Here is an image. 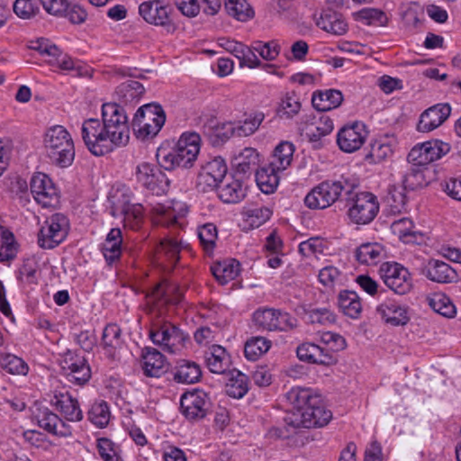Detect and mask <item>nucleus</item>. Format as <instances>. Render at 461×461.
<instances>
[{
	"mask_svg": "<svg viewBox=\"0 0 461 461\" xmlns=\"http://www.w3.org/2000/svg\"><path fill=\"white\" fill-rule=\"evenodd\" d=\"M422 273L429 280L439 284H449L457 280L456 270L447 263L438 259H429Z\"/></svg>",
	"mask_w": 461,
	"mask_h": 461,
	"instance_id": "5701e85b",
	"label": "nucleus"
},
{
	"mask_svg": "<svg viewBox=\"0 0 461 461\" xmlns=\"http://www.w3.org/2000/svg\"><path fill=\"white\" fill-rule=\"evenodd\" d=\"M2 247L0 249V262L8 261L15 257L16 243L14 241V236L12 231L0 226Z\"/></svg>",
	"mask_w": 461,
	"mask_h": 461,
	"instance_id": "3c124183",
	"label": "nucleus"
},
{
	"mask_svg": "<svg viewBox=\"0 0 461 461\" xmlns=\"http://www.w3.org/2000/svg\"><path fill=\"white\" fill-rule=\"evenodd\" d=\"M393 232L398 235L404 243H420L423 240V234L414 230V224L410 218H402L394 221L391 226Z\"/></svg>",
	"mask_w": 461,
	"mask_h": 461,
	"instance_id": "473e14b6",
	"label": "nucleus"
},
{
	"mask_svg": "<svg viewBox=\"0 0 461 461\" xmlns=\"http://www.w3.org/2000/svg\"><path fill=\"white\" fill-rule=\"evenodd\" d=\"M202 377L201 366L194 361L181 359L175 367L174 380L182 384H195Z\"/></svg>",
	"mask_w": 461,
	"mask_h": 461,
	"instance_id": "7c9ffc66",
	"label": "nucleus"
},
{
	"mask_svg": "<svg viewBox=\"0 0 461 461\" xmlns=\"http://www.w3.org/2000/svg\"><path fill=\"white\" fill-rule=\"evenodd\" d=\"M122 331L116 324H108L103 331L102 346L109 357H113L115 350L121 347Z\"/></svg>",
	"mask_w": 461,
	"mask_h": 461,
	"instance_id": "a19ab883",
	"label": "nucleus"
},
{
	"mask_svg": "<svg viewBox=\"0 0 461 461\" xmlns=\"http://www.w3.org/2000/svg\"><path fill=\"white\" fill-rule=\"evenodd\" d=\"M367 136L366 126L361 122L344 126L337 135V143L339 149L351 153L361 148Z\"/></svg>",
	"mask_w": 461,
	"mask_h": 461,
	"instance_id": "f3484780",
	"label": "nucleus"
},
{
	"mask_svg": "<svg viewBox=\"0 0 461 461\" xmlns=\"http://www.w3.org/2000/svg\"><path fill=\"white\" fill-rule=\"evenodd\" d=\"M276 321H274L273 330L286 331L293 330L297 326V321L293 318L288 312L276 310L275 315Z\"/></svg>",
	"mask_w": 461,
	"mask_h": 461,
	"instance_id": "69168bd1",
	"label": "nucleus"
},
{
	"mask_svg": "<svg viewBox=\"0 0 461 461\" xmlns=\"http://www.w3.org/2000/svg\"><path fill=\"white\" fill-rule=\"evenodd\" d=\"M253 49L266 60H274L279 55L281 47L276 41L268 42L257 41Z\"/></svg>",
	"mask_w": 461,
	"mask_h": 461,
	"instance_id": "bf43d9fd",
	"label": "nucleus"
},
{
	"mask_svg": "<svg viewBox=\"0 0 461 461\" xmlns=\"http://www.w3.org/2000/svg\"><path fill=\"white\" fill-rule=\"evenodd\" d=\"M348 216L356 224H368L379 212L377 197L369 192L355 193L346 197Z\"/></svg>",
	"mask_w": 461,
	"mask_h": 461,
	"instance_id": "423d86ee",
	"label": "nucleus"
},
{
	"mask_svg": "<svg viewBox=\"0 0 461 461\" xmlns=\"http://www.w3.org/2000/svg\"><path fill=\"white\" fill-rule=\"evenodd\" d=\"M200 141L201 137L196 132L183 133L173 150L158 149L156 157L158 165L168 171L193 167L200 151Z\"/></svg>",
	"mask_w": 461,
	"mask_h": 461,
	"instance_id": "7ed1b4c3",
	"label": "nucleus"
},
{
	"mask_svg": "<svg viewBox=\"0 0 461 461\" xmlns=\"http://www.w3.org/2000/svg\"><path fill=\"white\" fill-rule=\"evenodd\" d=\"M248 390V376L237 369L230 370L226 393L232 398L240 399Z\"/></svg>",
	"mask_w": 461,
	"mask_h": 461,
	"instance_id": "c9c22d12",
	"label": "nucleus"
},
{
	"mask_svg": "<svg viewBox=\"0 0 461 461\" xmlns=\"http://www.w3.org/2000/svg\"><path fill=\"white\" fill-rule=\"evenodd\" d=\"M217 236V228L213 223H206L198 229V238L206 251L213 249Z\"/></svg>",
	"mask_w": 461,
	"mask_h": 461,
	"instance_id": "5fc2aeb1",
	"label": "nucleus"
},
{
	"mask_svg": "<svg viewBox=\"0 0 461 461\" xmlns=\"http://www.w3.org/2000/svg\"><path fill=\"white\" fill-rule=\"evenodd\" d=\"M271 341L264 337H252L244 346V354L249 360H256L258 357L268 351Z\"/></svg>",
	"mask_w": 461,
	"mask_h": 461,
	"instance_id": "49530a36",
	"label": "nucleus"
},
{
	"mask_svg": "<svg viewBox=\"0 0 461 461\" xmlns=\"http://www.w3.org/2000/svg\"><path fill=\"white\" fill-rule=\"evenodd\" d=\"M89 420L99 428H104L110 420V410L104 401L95 402L88 411Z\"/></svg>",
	"mask_w": 461,
	"mask_h": 461,
	"instance_id": "09e8293b",
	"label": "nucleus"
},
{
	"mask_svg": "<svg viewBox=\"0 0 461 461\" xmlns=\"http://www.w3.org/2000/svg\"><path fill=\"white\" fill-rule=\"evenodd\" d=\"M246 221L252 228H258L272 215V211L266 206L249 208L244 212Z\"/></svg>",
	"mask_w": 461,
	"mask_h": 461,
	"instance_id": "603ef678",
	"label": "nucleus"
},
{
	"mask_svg": "<svg viewBox=\"0 0 461 461\" xmlns=\"http://www.w3.org/2000/svg\"><path fill=\"white\" fill-rule=\"evenodd\" d=\"M280 170L271 164L260 167L256 171L255 178L258 188L267 194H273L279 184L277 173Z\"/></svg>",
	"mask_w": 461,
	"mask_h": 461,
	"instance_id": "2f4dec72",
	"label": "nucleus"
},
{
	"mask_svg": "<svg viewBox=\"0 0 461 461\" xmlns=\"http://www.w3.org/2000/svg\"><path fill=\"white\" fill-rule=\"evenodd\" d=\"M357 17L360 21H365L366 24L383 26L386 23L387 17L384 12L374 9L365 8L357 13Z\"/></svg>",
	"mask_w": 461,
	"mask_h": 461,
	"instance_id": "6e6d98bb",
	"label": "nucleus"
},
{
	"mask_svg": "<svg viewBox=\"0 0 461 461\" xmlns=\"http://www.w3.org/2000/svg\"><path fill=\"white\" fill-rule=\"evenodd\" d=\"M386 203L392 212L399 213L406 204V195L402 187L390 186L386 195Z\"/></svg>",
	"mask_w": 461,
	"mask_h": 461,
	"instance_id": "864d4df0",
	"label": "nucleus"
},
{
	"mask_svg": "<svg viewBox=\"0 0 461 461\" xmlns=\"http://www.w3.org/2000/svg\"><path fill=\"white\" fill-rule=\"evenodd\" d=\"M98 453L104 461H122L114 448V443L106 438H99L97 441Z\"/></svg>",
	"mask_w": 461,
	"mask_h": 461,
	"instance_id": "052dcab7",
	"label": "nucleus"
},
{
	"mask_svg": "<svg viewBox=\"0 0 461 461\" xmlns=\"http://www.w3.org/2000/svg\"><path fill=\"white\" fill-rule=\"evenodd\" d=\"M259 153L253 148H245L233 160L236 175L245 178L256 173L259 165Z\"/></svg>",
	"mask_w": 461,
	"mask_h": 461,
	"instance_id": "bb28decb",
	"label": "nucleus"
},
{
	"mask_svg": "<svg viewBox=\"0 0 461 461\" xmlns=\"http://www.w3.org/2000/svg\"><path fill=\"white\" fill-rule=\"evenodd\" d=\"M14 12L20 18L30 19L37 14L38 7L32 0H16L14 4Z\"/></svg>",
	"mask_w": 461,
	"mask_h": 461,
	"instance_id": "338daca9",
	"label": "nucleus"
},
{
	"mask_svg": "<svg viewBox=\"0 0 461 461\" xmlns=\"http://www.w3.org/2000/svg\"><path fill=\"white\" fill-rule=\"evenodd\" d=\"M450 150V145L438 140L418 144L408 154V161L413 166H426L441 158Z\"/></svg>",
	"mask_w": 461,
	"mask_h": 461,
	"instance_id": "f8f14e48",
	"label": "nucleus"
},
{
	"mask_svg": "<svg viewBox=\"0 0 461 461\" xmlns=\"http://www.w3.org/2000/svg\"><path fill=\"white\" fill-rule=\"evenodd\" d=\"M69 221L63 213H54L44 222L38 234V244L42 249H51L67 237Z\"/></svg>",
	"mask_w": 461,
	"mask_h": 461,
	"instance_id": "6e6552de",
	"label": "nucleus"
},
{
	"mask_svg": "<svg viewBox=\"0 0 461 461\" xmlns=\"http://www.w3.org/2000/svg\"><path fill=\"white\" fill-rule=\"evenodd\" d=\"M44 148L52 164L59 167L72 164L75 158L74 142L63 126L55 125L48 129L44 135Z\"/></svg>",
	"mask_w": 461,
	"mask_h": 461,
	"instance_id": "20e7f679",
	"label": "nucleus"
},
{
	"mask_svg": "<svg viewBox=\"0 0 461 461\" xmlns=\"http://www.w3.org/2000/svg\"><path fill=\"white\" fill-rule=\"evenodd\" d=\"M276 314V309H264L258 310L253 314V321L257 326L273 331L274 321H276L275 315Z\"/></svg>",
	"mask_w": 461,
	"mask_h": 461,
	"instance_id": "13d9d810",
	"label": "nucleus"
},
{
	"mask_svg": "<svg viewBox=\"0 0 461 461\" xmlns=\"http://www.w3.org/2000/svg\"><path fill=\"white\" fill-rule=\"evenodd\" d=\"M383 251L379 243H364L356 249L355 257L360 264L375 265L381 260Z\"/></svg>",
	"mask_w": 461,
	"mask_h": 461,
	"instance_id": "ea45409f",
	"label": "nucleus"
},
{
	"mask_svg": "<svg viewBox=\"0 0 461 461\" xmlns=\"http://www.w3.org/2000/svg\"><path fill=\"white\" fill-rule=\"evenodd\" d=\"M142 359V369L146 376L160 377L167 370L165 357L156 348H146Z\"/></svg>",
	"mask_w": 461,
	"mask_h": 461,
	"instance_id": "a878e982",
	"label": "nucleus"
},
{
	"mask_svg": "<svg viewBox=\"0 0 461 461\" xmlns=\"http://www.w3.org/2000/svg\"><path fill=\"white\" fill-rule=\"evenodd\" d=\"M61 367L68 380L78 385L87 383L91 377V370L84 356L68 350L61 360Z\"/></svg>",
	"mask_w": 461,
	"mask_h": 461,
	"instance_id": "2eb2a0df",
	"label": "nucleus"
},
{
	"mask_svg": "<svg viewBox=\"0 0 461 461\" xmlns=\"http://www.w3.org/2000/svg\"><path fill=\"white\" fill-rule=\"evenodd\" d=\"M0 366L12 375H25L28 371L25 362L12 354H5L0 357Z\"/></svg>",
	"mask_w": 461,
	"mask_h": 461,
	"instance_id": "8fccbe9b",
	"label": "nucleus"
},
{
	"mask_svg": "<svg viewBox=\"0 0 461 461\" xmlns=\"http://www.w3.org/2000/svg\"><path fill=\"white\" fill-rule=\"evenodd\" d=\"M211 269L216 280L221 285H225L239 276L240 264L238 260L230 258L218 262Z\"/></svg>",
	"mask_w": 461,
	"mask_h": 461,
	"instance_id": "72a5a7b5",
	"label": "nucleus"
},
{
	"mask_svg": "<svg viewBox=\"0 0 461 461\" xmlns=\"http://www.w3.org/2000/svg\"><path fill=\"white\" fill-rule=\"evenodd\" d=\"M210 405L208 394L202 390L185 393L180 400L181 412L192 421L203 419L209 411Z\"/></svg>",
	"mask_w": 461,
	"mask_h": 461,
	"instance_id": "4468645a",
	"label": "nucleus"
},
{
	"mask_svg": "<svg viewBox=\"0 0 461 461\" xmlns=\"http://www.w3.org/2000/svg\"><path fill=\"white\" fill-rule=\"evenodd\" d=\"M316 25L327 32L342 35L348 30V23L342 14L331 8L324 10L316 19Z\"/></svg>",
	"mask_w": 461,
	"mask_h": 461,
	"instance_id": "cd10ccee",
	"label": "nucleus"
},
{
	"mask_svg": "<svg viewBox=\"0 0 461 461\" xmlns=\"http://www.w3.org/2000/svg\"><path fill=\"white\" fill-rule=\"evenodd\" d=\"M149 338L169 353L179 350L185 339L184 332L170 322L155 324L149 331Z\"/></svg>",
	"mask_w": 461,
	"mask_h": 461,
	"instance_id": "9b49d317",
	"label": "nucleus"
},
{
	"mask_svg": "<svg viewBox=\"0 0 461 461\" xmlns=\"http://www.w3.org/2000/svg\"><path fill=\"white\" fill-rule=\"evenodd\" d=\"M31 192L35 201L43 207L55 206L59 195L51 179L44 173H35L30 183Z\"/></svg>",
	"mask_w": 461,
	"mask_h": 461,
	"instance_id": "dca6fc26",
	"label": "nucleus"
},
{
	"mask_svg": "<svg viewBox=\"0 0 461 461\" xmlns=\"http://www.w3.org/2000/svg\"><path fill=\"white\" fill-rule=\"evenodd\" d=\"M332 120L325 114L313 117L312 121L304 128L305 136L308 140L314 144V147L321 146V138L329 135L333 131Z\"/></svg>",
	"mask_w": 461,
	"mask_h": 461,
	"instance_id": "393cba45",
	"label": "nucleus"
},
{
	"mask_svg": "<svg viewBox=\"0 0 461 461\" xmlns=\"http://www.w3.org/2000/svg\"><path fill=\"white\" fill-rule=\"evenodd\" d=\"M37 420L39 426L49 433L59 437H69L72 434L71 427L49 409L40 411Z\"/></svg>",
	"mask_w": 461,
	"mask_h": 461,
	"instance_id": "b1692460",
	"label": "nucleus"
},
{
	"mask_svg": "<svg viewBox=\"0 0 461 461\" xmlns=\"http://www.w3.org/2000/svg\"><path fill=\"white\" fill-rule=\"evenodd\" d=\"M227 170L225 160L221 157H215L202 167V170L198 175L197 185L212 189L215 188L226 178Z\"/></svg>",
	"mask_w": 461,
	"mask_h": 461,
	"instance_id": "a211bd4d",
	"label": "nucleus"
},
{
	"mask_svg": "<svg viewBox=\"0 0 461 461\" xmlns=\"http://www.w3.org/2000/svg\"><path fill=\"white\" fill-rule=\"evenodd\" d=\"M144 92V86L133 80L121 84L116 89L118 100L123 104L138 102Z\"/></svg>",
	"mask_w": 461,
	"mask_h": 461,
	"instance_id": "58836bf2",
	"label": "nucleus"
},
{
	"mask_svg": "<svg viewBox=\"0 0 461 461\" xmlns=\"http://www.w3.org/2000/svg\"><path fill=\"white\" fill-rule=\"evenodd\" d=\"M139 13L147 23L162 26L167 32L173 33L177 28L172 19V7L161 0L143 2L139 6Z\"/></svg>",
	"mask_w": 461,
	"mask_h": 461,
	"instance_id": "9d476101",
	"label": "nucleus"
},
{
	"mask_svg": "<svg viewBox=\"0 0 461 461\" xmlns=\"http://www.w3.org/2000/svg\"><path fill=\"white\" fill-rule=\"evenodd\" d=\"M50 403L55 406L68 421L77 422L83 419V413L77 400L73 398L68 393H55L53 398L50 400Z\"/></svg>",
	"mask_w": 461,
	"mask_h": 461,
	"instance_id": "4be33fe9",
	"label": "nucleus"
},
{
	"mask_svg": "<svg viewBox=\"0 0 461 461\" xmlns=\"http://www.w3.org/2000/svg\"><path fill=\"white\" fill-rule=\"evenodd\" d=\"M265 119V114L261 112L251 113L244 121H240L234 123L236 129V136L247 137L252 135L262 123Z\"/></svg>",
	"mask_w": 461,
	"mask_h": 461,
	"instance_id": "a18cd8bd",
	"label": "nucleus"
},
{
	"mask_svg": "<svg viewBox=\"0 0 461 461\" xmlns=\"http://www.w3.org/2000/svg\"><path fill=\"white\" fill-rule=\"evenodd\" d=\"M377 312L386 323L393 326H403L410 321L407 308L393 302L382 303L377 307Z\"/></svg>",
	"mask_w": 461,
	"mask_h": 461,
	"instance_id": "c756f323",
	"label": "nucleus"
},
{
	"mask_svg": "<svg viewBox=\"0 0 461 461\" xmlns=\"http://www.w3.org/2000/svg\"><path fill=\"white\" fill-rule=\"evenodd\" d=\"M166 121V114L159 104H148L140 106L134 114L132 128L142 140L155 137Z\"/></svg>",
	"mask_w": 461,
	"mask_h": 461,
	"instance_id": "39448f33",
	"label": "nucleus"
},
{
	"mask_svg": "<svg viewBox=\"0 0 461 461\" xmlns=\"http://www.w3.org/2000/svg\"><path fill=\"white\" fill-rule=\"evenodd\" d=\"M302 107L300 99L295 92H288L281 99L277 114L281 118L291 119L298 114Z\"/></svg>",
	"mask_w": 461,
	"mask_h": 461,
	"instance_id": "c03bdc74",
	"label": "nucleus"
},
{
	"mask_svg": "<svg viewBox=\"0 0 461 461\" xmlns=\"http://www.w3.org/2000/svg\"><path fill=\"white\" fill-rule=\"evenodd\" d=\"M391 153L392 149L390 145L375 141L371 145V149L366 158L367 159H372L375 163H377L387 158Z\"/></svg>",
	"mask_w": 461,
	"mask_h": 461,
	"instance_id": "774afa93",
	"label": "nucleus"
},
{
	"mask_svg": "<svg viewBox=\"0 0 461 461\" xmlns=\"http://www.w3.org/2000/svg\"><path fill=\"white\" fill-rule=\"evenodd\" d=\"M136 181L153 194L161 195L168 192L170 179L157 166L141 162L135 169Z\"/></svg>",
	"mask_w": 461,
	"mask_h": 461,
	"instance_id": "1a4fd4ad",
	"label": "nucleus"
},
{
	"mask_svg": "<svg viewBox=\"0 0 461 461\" xmlns=\"http://www.w3.org/2000/svg\"><path fill=\"white\" fill-rule=\"evenodd\" d=\"M384 283L395 294H406L411 290L412 283L407 268L398 263H384L380 267Z\"/></svg>",
	"mask_w": 461,
	"mask_h": 461,
	"instance_id": "ddd939ff",
	"label": "nucleus"
},
{
	"mask_svg": "<svg viewBox=\"0 0 461 461\" xmlns=\"http://www.w3.org/2000/svg\"><path fill=\"white\" fill-rule=\"evenodd\" d=\"M343 99V95L339 90H317L312 94V104L316 110L326 112L338 108L342 104Z\"/></svg>",
	"mask_w": 461,
	"mask_h": 461,
	"instance_id": "c85d7f7f",
	"label": "nucleus"
},
{
	"mask_svg": "<svg viewBox=\"0 0 461 461\" xmlns=\"http://www.w3.org/2000/svg\"><path fill=\"white\" fill-rule=\"evenodd\" d=\"M451 107L448 104H438L426 109L420 116L417 131L429 132L439 127L450 115Z\"/></svg>",
	"mask_w": 461,
	"mask_h": 461,
	"instance_id": "6ab92c4d",
	"label": "nucleus"
},
{
	"mask_svg": "<svg viewBox=\"0 0 461 461\" xmlns=\"http://www.w3.org/2000/svg\"><path fill=\"white\" fill-rule=\"evenodd\" d=\"M294 152V147L293 143L283 141L276 147L274 150L273 160L269 164L283 171L286 169L288 166H290Z\"/></svg>",
	"mask_w": 461,
	"mask_h": 461,
	"instance_id": "37998d69",
	"label": "nucleus"
},
{
	"mask_svg": "<svg viewBox=\"0 0 461 461\" xmlns=\"http://www.w3.org/2000/svg\"><path fill=\"white\" fill-rule=\"evenodd\" d=\"M209 370L214 374H224L230 366V356L220 345H213L206 356Z\"/></svg>",
	"mask_w": 461,
	"mask_h": 461,
	"instance_id": "f704fd0d",
	"label": "nucleus"
},
{
	"mask_svg": "<svg viewBox=\"0 0 461 461\" xmlns=\"http://www.w3.org/2000/svg\"><path fill=\"white\" fill-rule=\"evenodd\" d=\"M430 308L440 315L452 318L456 314V307L448 297L442 294H435L429 299Z\"/></svg>",
	"mask_w": 461,
	"mask_h": 461,
	"instance_id": "de8ad7c7",
	"label": "nucleus"
},
{
	"mask_svg": "<svg viewBox=\"0 0 461 461\" xmlns=\"http://www.w3.org/2000/svg\"><path fill=\"white\" fill-rule=\"evenodd\" d=\"M338 304L342 312L350 318H357L362 311V305L358 295L353 291L340 292Z\"/></svg>",
	"mask_w": 461,
	"mask_h": 461,
	"instance_id": "4c0bfd02",
	"label": "nucleus"
},
{
	"mask_svg": "<svg viewBox=\"0 0 461 461\" xmlns=\"http://www.w3.org/2000/svg\"><path fill=\"white\" fill-rule=\"evenodd\" d=\"M286 399L293 406L285 418L286 433L281 435L288 438L300 428L322 427L332 418L331 411L327 410L320 394L310 388L294 387L286 393Z\"/></svg>",
	"mask_w": 461,
	"mask_h": 461,
	"instance_id": "f03ea898",
	"label": "nucleus"
},
{
	"mask_svg": "<svg viewBox=\"0 0 461 461\" xmlns=\"http://www.w3.org/2000/svg\"><path fill=\"white\" fill-rule=\"evenodd\" d=\"M182 249L181 242L173 238H166L160 241L157 249V255L159 260L164 258L168 261L167 267H174L179 260V253Z\"/></svg>",
	"mask_w": 461,
	"mask_h": 461,
	"instance_id": "e433bc0d",
	"label": "nucleus"
},
{
	"mask_svg": "<svg viewBox=\"0 0 461 461\" xmlns=\"http://www.w3.org/2000/svg\"><path fill=\"white\" fill-rule=\"evenodd\" d=\"M243 178L230 176L216 187L219 198L225 203H238L246 196V189L242 185Z\"/></svg>",
	"mask_w": 461,
	"mask_h": 461,
	"instance_id": "412c9836",
	"label": "nucleus"
},
{
	"mask_svg": "<svg viewBox=\"0 0 461 461\" xmlns=\"http://www.w3.org/2000/svg\"><path fill=\"white\" fill-rule=\"evenodd\" d=\"M232 136H236V129L231 122L221 123L208 139L214 145H220L228 140Z\"/></svg>",
	"mask_w": 461,
	"mask_h": 461,
	"instance_id": "4d7b16f0",
	"label": "nucleus"
},
{
	"mask_svg": "<svg viewBox=\"0 0 461 461\" xmlns=\"http://www.w3.org/2000/svg\"><path fill=\"white\" fill-rule=\"evenodd\" d=\"M152 294L156 300H164L165 303L173 304L178 303L183 296L179 288L167 281L158 284L154 287Z\"/></svg>",
	"mask_w": 461,
	"mask_h": 461,
	"instance_id": "79ce46f5",
	"label": "nucleus"
},
{
	"mask_svg": "<svg viewBox=\"0 0 461 461\" xmlns=\"http://www.w3.org/2000/svg\"><path fill=\"white\" fill-rule=\"evenodd\" d=\"M102 121L90 118L84 122L82 139L88 150L101 157L115 147L125 146L130 139L128 118L124 108L116 103H106L102 106Z\"/></svg>",
	"mask_w": 461,
	"mask_h": 461,
	"instance_id": "f257e3e1",
	"label": "nucleus"
},
{
	"mask_svg": "<svg viewBox=\"0 0 461 461\" xmlns=\"http://www.w3.org/2000/svg\"><path fill=\"white\" fill-rule=\"evenodd\" d=\"M355 187V185L348 181H325L315 187V192L322 195L321 203L313 197V194H308L304 198V203L310 209H325L334 203L343 192L346 197L350 196Z\"/></svg>",
	"mask_w": 461,
	"mask_h": 461,
	"instance_id": "0eeeda50",
	"label": "nucleus"
},
{
	"mask_svg": "<svg viewBox=\"0 0 461 461\" xmlns=\"http://www.w3.org/2000/svg\"><path fill=\"white\" fill-rule=\"evenodd\" d=\"M120 213L123 214L124 225L131 229H135L139 226L141 221V210L129 203H125L120 210Z\"/></svg>",
	"mask_w": 461,
	"mask_h": 461,
	"instance_id": "680f3d73",
	"label": "nucleus"
},
{
	"mask_svg": "<svg viewBox=\"0 0 461 461\" xmlns=\"http://www.w3.org/2000/svg\"><path fill=\"white\" fill-rule=\"evenodd\" d=\"M300 360L321 366H331L337 363L335 355L329 349L321 348L314 343H303L296 349Z\"/></svg>",
	"mask_w": 461,
	"mask_h": 461,
	"instance_id": "aec40b11",
	"label": "nucleus"
},
{
	"mask_svg": "<svg viewBox=\"0 0 461 461\" xmlns=\"http://www.w3.org/2000/svg\"><path fill=\"white\" fill-rule=\"evenodd\" d=\"M309 319L312 323L329 325L336 321V315L328 308H316L309 312Z\"/></svg>",
	"mask_w": 461,
	"mask_h": 461,
	"instance_id": "0e129e2a",
	"label": "nucleus"
},
{
	"mask_svg": "<svg viewBox=\"0 0 461 461\" xmlns=\"http://www.w3.org/2000/svg\"><path fill=\"white\" fill-rule=\"evenodd\" d=\"M321 340L323 342L328 348L330 353L334 355V352H338L346 348L347 343L345 339L338 333L333 332H324L321 336Z\"/></svg>",
	"mask_w": 461,
	"mask_h": 461,
	"instance_id": "e2e57ef3",
	"label": "nucleus"
}]
</instances>
